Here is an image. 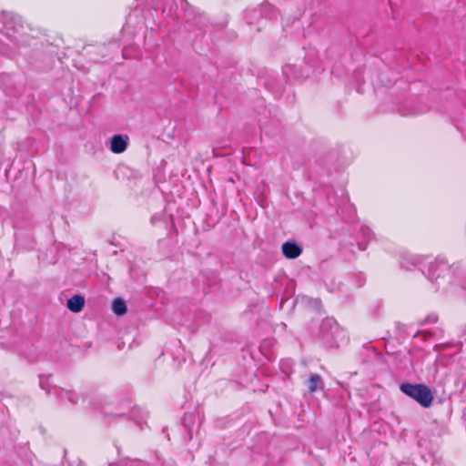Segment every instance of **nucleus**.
Segmentation results:
<instances>
[{
  "label": "nucleus",
  "mask_w": 466,
  "mask_h": 466,
  "mask_svg": "<svg viewBox=\"0 0 466 466\" xmlns=\"http://www.w3.org/2000/svg\"><path fill=\"white\" fill-rule=\"evenodd\" d=\"M282 253L287 258L294 259L302 253V248L295 241H287L282 245Z\"/></svg>",
  "instance_id": "nucleus-3"
},
{
  "label": "nucleus",
  "mask_w": 466,
  "mask_h": 466,
  "mask_svg": "<svg viewBox=\"0 0 466 466\" xmlns=\"http://www.w3.org/2000/svg\"><path fill=\"white\" fill-rule=\"evenodd\" d=\"M323 388V381L319 374H311L308 380V390L309 393H315L319 389Z\"/></svg>",
  "instance_id": "nucleus-5"
},
{
  "label": "nucleus",
  "mask_w": 466,
  "mask_h": 466,
  "mask_svg": "<svg viewBox=\"0 0 466 466\" xmlns=\"http://www.w3.org/2000/svg\"><path fill=\"white\" fill-rule=\"evenodd\" d=\"M127 136L114 135L110 142V150L115 154L125 152L127 148Z\"/></svg>",
  "instance_id": "nucleus-2"
},
{
  "label": "nucleus",
  "mask_w": 466,
  "mask_h": 466,
  "mask_svg": "<svg viewBox=\"0 0 466 466\" xmlns=\"http://www.w3.org/2000/svg\"><path fill=\"white\" fill-rule=\"evenodd\" d=\"M400 389L405 395L415 400L424 408L430 407L432 403L433 395L425 384L402 383Z\"/></svg>",
  "instance_id": "nucleus-1"
},
{
  "label": "nucleus",
  "mask_w": 466,
  "mask_h": 466,
  "mask_svg": "<svg viewBox=\"0 0 466 466\" xmlns=\"http://www.w3.org/2000/svg\"><path fill=\"white\" fill-rule=\"evenodd\" d=\"M85 306V298L82 295L76 294L67 300V308L74 313L80 312Z\"/></svg>",
  "instance_id": "nucleus-4"
},
{
  "label": "nucleus",
  "mask_w": 466,
  "mask_h": 466,
  "mask_svg": "<svg viewBox=\"0 0 466 466\" xmlns=\"http://www.w3.org/2000/svg\"><path fill=\"white\" fill-rule=\"evenodd\" d=\"M113 311L117 316H122L127 313V305L123 299H115L112 305Z\"/></svg>",
  "instance_id": "nucleus-6"
}]
</instances>
